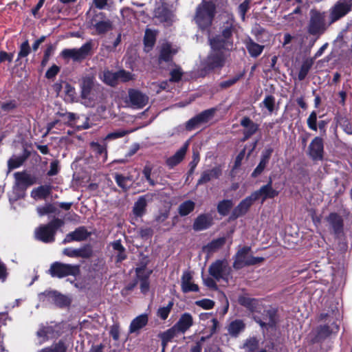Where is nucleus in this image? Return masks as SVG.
<instances>
[{"label":"nucleus","instance_id":"1","mask_svg":"<svg viewBox=\"0 0 352 352\" xmlns=\"http://www.w3.org/2000/svg\"><path fill=\"white\" fill-rule=\"evenodd\" d=\"M239 302L252 312L254 320L263 329H267L274 327L276 324L274 314L270 310H266L258 300L241 296L239 298Z\"/></svg>","mask_w":352,"mask_h":352},{"label":"nucleus","instance_id":"2","mask_svg":"<svg viewBox=\"0 0 352 352\" xmlns=\"http://www.w3.org/2000/svg\"><path fill=\"white\" fill-rule=\"evenodd\" d=\"M337 315L338 312L333 309L328 313H322L320 315V320L324 322V324H320L316 330L312 331L314 335V342H320L338 331L339 325L336 321Z\"/></svg>","mask_w":352,"mask_h":352},{"label":"nucleus","instance_id":"3","mask_svg":"<svg viewBox=\"0 0 352 352\" xmlns=\"http://www.w3.org/2000/svg\"><path fill=\"white\" fill-rule=\"evenodd\" d=\"M215 14V6L211 2L204 1L198 6L195 20L198 26L204 29L210 26Z\"/></svg>","mask_w":352,"mask_h":352},{"label":"nucleus","instance_id":"4","mask_svg":"<svg viewBox=\"0 0 352 352\" xmlns=\"http://www.w3.org/2000/svg\"><path fill=\"white\" fill-rule=\"evenodd\" d=\"M233 19L227 22V25L222 32L221 35L214 38H210V45L213 50H225L229 51L233 47V42L230 39L232 33Z\"/></svg>","mask_w":352,"mask_h":352},{"label":"nucleus","instance_id":"5","mask_svg":"<svg viewBox=\"0 0 352 352\" xmlns=\"http://www.w3.org/2000/svg\"><path fill=\"white\" fill-rule=\"evenodd\" d=\"M62 225L63 221L59 219H54L46 225H41L34 231L35 237L43 243H52L54 241L57 229Z\"/></svg>","mask_w":352,"mask_h":352},{"label":"nucleus","instance_id":"6","mask_svg":"<svg viewBox=\"0 0 352 352\" xmlns=\"http://www.w3.org/2000/svg\"><path fill=\"white\" fill-rule=\"evenodd\" d=\"M93 48L92 42L88 41L80 48L64 49L60 56L65 60L72 59L74 62H80L91 54Z\"/></svg>","mask_w":352,"mask_h":352},{"label":"nucleus","instance_id":"7","mask_svg":"<svg viewBox=\"0 0 352 352\" xmlns=\"http://www.w3.org/2000/svg\"><path fill=\"white\" fill-rule=\"evenodd\" d=\"M251 248L248 246H244L240 248L235 255L233 267L235 269H241L246 265H252L262 262L263 257H254L250 254Z\"/></svg>","mask_w":352,"mask_h":352},{"label":"nucleus","instance_id":"8","mask_svg":"<svg viewBox=\"0 0 352 352\" xmlns=\"http://www.w3.org/2000/svg\"><path fill=\"white\" fill-rule=\"evenodd\" d=\"M49 271L53 277L63 278L67 276H76L80 273V267L78 265L55 262L52 264Z\"/></svg>","mask_w":352,"mask_h":352},{"label":"nucleus","instance_id":"9","mask_svg":"<svg viewBox=\"0 0 352 352\" xmlns=\"http://www.w3.org/2000/svg\"><path fill=\"white\" fill-rule=\"evenodd\" d=\"M326 30L324 14L316 10L310 12L307 32L311 35H321Z\"/></svg>","mask_w":352,"mask_h":352},{"label":"nucleus","instance_id":"10","mask_svg":"<svg viewBox=\"0 0 352 352\" xmlns=\"http://www.w3.org/2000/svg\"><path fill=\"white\" fill-rule=\"evenodd\" d=\"M153 270L146 267V263H141L135 268L136 283L140 285V291L146 294L150 289L149 277Z\"/></svg>","mask_w":352,"mask_h":352},{"label":"nucleus","instance_id":"11","mask_svg":"<svg viewBox=\"0 0 352 352\" xmlns=\"http://www.w3.org/2000/svg\"><path fill=\"white\" fill-rule=\"evenodd\" d=\"M230 267L226 260H217L212 263L209 267L208 272L217 280L221 279L227 280L230 274Z\"/></svg>","mask_w":352,"mask_h":352},{"label":"nucleus","instance_id":"12","mask_svg":"<svg viewBox=\"0 0 352 352\" xmlns=\"http://www.w3.org/2000/svg\"><path fill=\"white\" fill-rule=\"evenodd\" d=\"M223 50H224L212 49L211 53L203 63L204 67L206 70H210L223 66L226 60V54Z\"/></svg>","mask_w":352,"mask_h":352},{"label":"nucleus","instance_id":"13","mask_svg":"<svg viewBox=\"0 0 352 352\" xmlns=\"http://www.w3.org/2000/svg\"><path fill=\"white\" fill-rule=\"evenodd\" d=\"M352 8V0H338L330 10L331 22H335L349 13Z\"/></svg>","mask_w":352,"mask_h":352},{"label":"nucleus","instance_id":"14","mask_svg":"<svg viewBox=\"0 0 352 352\" xmlns=\"http://www.w3.org/2000/svg\"><path fill=\"white\" fill-rule=\"evenodd\" d=\"M129 104L135 109H142L148 102V96L142 91L131 89L128 91Z\"/></svg>","mask_w":352,"mask_h":352},{"label":"nucleus","instance_id":"15","mask_svg":"<svg viewBox=\"0 0 352 352\" xmlns=\"http://www.w3.org/2000/svg\"><path fill=\"white\" fill-rule=\"evenodd\" d=\"M256 200L262 199L263 202L267 199H272L278 195V192L272 188V181L270 179L269 182L260 188L259 190L252 193Z\"/></svg>","mask_w":352,"mask_h":352},{"label":"nucleus","instance_id":"16","mask_svg":"<svg viewBox=\"0 0 352 352\" xmlns=\"http://www.w3.org/2000/svg\"><path fill=\"white\" fill-rule=\"evenodd\" d=\"M324 146L321 138L316 137L309 146V153L314 160H321L323 157Z\"/></svg>","mask_w":352,"mask_h":352},{"label":"nucleus","instance_id":"17","mask_svg":"<svg viewBox=\"0 0 352 352\" xmlns=\"http://www.w3.org/2000/svg\"><path fill=\"white\" fill-rule=\"evenodd\" d=\"M241 126H243V141H245L253 135L258 129V124L254 122L250 118L244 117L240 122Z\"/></svg>","mask_w":352,"mask_h":352},{"label":"nucleus","instance_id":"18","mask_svg":"<svg viewBox=\"0 0 352 352\" xmlns=\"http://www.w3.org/2000/svg\"><path fill=\"white\" fill-rule=\"evenodd\" d=\"M182 290L184 293L198 292L199 287L192 282V276L188 271L184 272L181 278Z\"/></svg>","mask_w":352,"mask_h":352},{"label":"nucleus","instance_id":"19","mask_svg":"<svg viewBox=\"0 0 352 352\" xmlns=\"http://www.w3.org/2000/svg\"><path fill=\"white\" fill-rule=\"evenodd\" d=\"M189 146V141L186 143L171 157L166 160V164L170 168H173L179 164L184 158Z\"/></svg>","mask_w":352,"mask_h":352},{"label":"nucleus","instance_id":"20","mask_svg":"<svg viewBox=\"0 0 352 352\" xmlns=\"http://www.w3.org/2000/svg\"><path fill=\"white\" fill-rule=\"evenodd\" d=\"M177 52L178 47L176 45L168 42L164 43L161 47L160 62L162 60L169 61Z\"/></svg>","mask_w":352,"mask_h":352},{"label":"nucleus","instance_id":"21","mask_svg":"<svg viewBox=\"0 0 352 352\" xmlns=\"http://www.w3.org/2000/svg\"><path fill=\"white\" fill-rule=\"evenodd\" d=\"M254 201H256V199L251 194V195L247 197L245 199L242 200L238 204V206L233 210L232 215L234 217H239L240 216L245 214Z\"/></svg>","mask_w":352,"mask_h":352},{"label":"nucleus","instance_id":"22","mask_svg":"<svg viewBox=\"0 0 352 352\" xmlns=\"http://www.w3.org/2000/svg\"><path fill=\"white\" fill-rule=\"evenodd\" d=\"M91 151L96 155L101 162L104 163L107 160V149L105 142L100 144L98 142H91L90 143Z\"/></svg>","mask_w":352,"mask_h":352},{"label":"nucleus","instance_id":"23","mask_svg":"<svg viewBox=\"0 0 352 352\" xmlns=\"http://www.w3.org/2000/svg\"><path fill=\"white\" fill-rule=\"evenodd\" d=\"M89 236V232L85 227H79L74 232L67 234L64 239V243H70L74 241H80L86 239Z\"/></svg>","mask_w":352,"mask_h":352},{"label":"nucleus","instance_id":"24","mask_svg":"<svg viewBox=\"0 0 352 352\" xmlns=\"http://www.w3.org/2000/svg\"><path fill=\"white\" fill-rule=\"evenodd\" d=\"M327 220L336 236H339L343 230L342 218L336 213H331Z\"/></svg>","mask_w":352,"mask_h":352},{"label":"nucleus","instance_id":"25","mask_svg":"<svg viewBox=\"0 0 352 352\" xmlns=\"http://www.w3.org/2000/svg\"><path fill=\"white\" fill-rule=\"evenodd\" d=\"M193 324L192 316L188 313L183 314L174 325L179 333H184Z\"/></svg>","mask_w":352,"mask_h":352},{"label":"nucleus","instance_id":"26","mask_svg":"<svg viewBox=\"0 0 352 352\" xmlns=\"http://www.w3.org/2000/svg\"><path fill=\"white\" fill-rule=\"evenodd\" d=\"M221 175V170L219 167H214L212 169L204 171L197 182L198 185L206 184L213 179H217Z\"/></svg>","mask_w":352,"mask_h":352},{"label":"nucleus","instance_id":"27","mask_svg":"<svg viewBox=\"0 0 352 352\" xmlns=\"http://www.w3.org/2000/svg\"><path fill=\"white\" fill-rule=\"evenodd\" d=\"M147 322L148 315L146 314H143L137 316L131 321L129 332L130 333L138 332L141 329L146 325Z\"/></svg>","mask_w":352,"mask_h":352},{"label":"nucleus","instance_id":"28","mask_svg":"<svg viewBox=\"0 0 352 352\" xmlns=\"http://www.w3.org/2000/svg\"><path fill=\"white\" fill-rule=\"evenodd\" d=\"M52 188L50 185L40 186L32 190L31 197L35 200L45 199L51 194Z\"/></svg>","mask_w":352,"mask_h":352},{"label":"nucleus","instance_id":"29","mask_svg":"<svg viewBox=\"0 0 352 352\" xmlns=\"http://www.w3.org/2000/svg\"><path fill=\"white\" fill-rule=\"evenodd\" d=\"M16 184L21 187H27L35 183V177L25 173H14Z\"/></svg>","mask_w":352,"mask_h":352},{"label":"nucleus","instance_id":"30","mask_svg":"<svg viewBox=\"0 0 352 352\" xmlns=\"http://www.w3.org/2000/svg\"><path fill=\"white\" fill-rule=\"evenodd\" d=\"M212 223L211 217L208 214L198 216L193 223V229L195 231H201L208 228Z\"/></svg>","mask_w":352,"mask_h":352},{"label":"nucleus","instance_id":"31","mask_svg":"<svg viewBox=\"0 0 352 352\" xmlns=\"http://www.w3.org/2000/svg\"><path fill=\"white\" fill-rule=\"evenodd\" d=\"M53 329L52 327L40 325L38 330L36 332L37 343L42 344L48 340L50 336L52 334Z\"/></svg>","mask_w":352,"mask_h":352},{"label":"nucleus","instance_id":"32","mask_svg":"<svg viewBox=\"0 0 352 352\" xmlns=\"http://www.w3.org/2000/svg\"><path fill=\"white\" fill-rule=\"evenodd\" d=\"M94 85L92 78L89 76L84 77L80 84L81 96L82 98H90V94Z\"/></svg>","mask_w":352,"mask_h":352},{"label":"nucleus","instance_id":"33","mask_svg":"<svg viewBox=\"0 0 352 352\" xmlns=\"http://www.w3.org/2000/svg\"><path fill=\"white\" fill-rule=\"evenodd\" d=\"M245 329V324L241 320H235L228 326V333L232 337H236Z\"/></svg>","mask_w":352,"mask_h":352},{"label":"nucleus","instance_id":"34","mask_svg":"<svg viewBox=\"0 0 352 352\" xmlns=\"http://www.w3.org/2000/svg\"><path fill=\"white\" fill-rule=\"evenodd\" d=\"M100 78L108 85L113 87L118 85L117 72L104 70L100 74Z\"/></svg>","mask_w":352,"mask_h":352},{"label":"nucleus","instance_id":"35","mask_svg":"<svg viewBox=\"0 0 352 352\" xmlns=\"http://www.w3.org/2000/svg\"><path fill=\"white\" fill-rule=\"evenodd\" d=\"M246 48L252 57L258 56L263 52L264 46L261 45L255 42H254L252 39H249L245 44Z\"/></svg>","mask_w":352,"mask_h":352},{"label":"nucleus","instance_id":"36","mask_svg":"<svg viewBox=\"0 0 352 352\" xmlns=\"http://www.w3.org/2000/svg\"><path fill=\"white\" fill-rule=\"evenodd\" d=\"M177 333H179V332L173 326L172 328L168 329L160 335L162 344V352H164L166 344L177 335Z\"/></svg>","mask_w":352,"mask_h":352},{"label":"nucleus","instance_id":"37","mask_svg":"<svg viewBox=\"0 0 352 352\" xmlns=\"http://www.w3.org/2000/svg\"><path fill=\"white\" fill-rule=\"evenodd\" d=\"M155 33L154 31L147 29L145 32L144 43L145 50L148 52L154 45L155 42Z\"/></svg>","mask_w":352,"mask_h":352},{"label":"nucleus","instance_id":"38","mask_svg":"<svg viewBox=\"0 0 352 352\" xmlns=\"http://www.w3.org/2000/svg\"><path fill=\"white\" fill-rule=\"evenodd\" d=\"M115 180L120 188L126 190L132 183V178L129 176H123L120 174L115 175Z\"/></svg>","mask_w":352,"mask_h":352},{"label":"nucleus","instance_id":"39","mask_svg":"<svg viewBox=\"0 0 352 352\" xmlns=\"http://www.w3.org/2000/svg\"><path fill=\"white\" fill-rule=\"evenodd\" d=\"M146 206V200L144 197H140L135 203L133 207L134 214L137 217H142L145 212Z\"/></svg>","mask_w":352,"mask_h":352},{"label":"nucleus","instance_id":"40","mask_svg":"<svg viewBox=\"0 0 352 352\" xmlns=\"http://www.w3.org/2000/svg\"><path fill=\"white\" fill-rule=\"evenodd\" d=\"M194 201L188 200L181 204L178 208V212L181 216H186L190 214L195 208Z\"/></svg>","mask_w":352,"mask_h":352},{"label":"nucleus","instance_id":"41","mask_svg":"<svg viewBox=\"0 0 352 352\" xmlns=\"http://www.w3.org/2000/svg\"><path fill=\"white\" fill-rule=\"evenodd\" d=\"M132 131L124 130V129H118L114 131H112L108 133L103 139L104 142L115 140L117 139H120L125 136L126 135L131 133Z\"/></svg>","mask_w":352,"mask_h":352},{"label":"nucleus","instance_id":"42","mask_svg":"<svg viewBox=\"0 0 352 352\" xmlns=\"http://www.w3.org/2000/svg\"><path fill=\"white\" fill-rule=\"evenodd\" d=\"M225 243L226 239L224 237H221L211 241L206 246H205V249L208 252H213L221 248L225 244Z\"/></svg>","mask_w":352,"mask_h":352},{"label":"nucleus","instance_id":"43","mask_svg":"<svg viewBox=\"0 0 352 352\" xmlns=\"http://www.w3.org/2000/svg\"><path fill=\"white\" fill-rule=\"evenodd\" d=\"M313 59H307L305 61H303L298 76V79L300 80H302L305 78L306 76L307 75L309 69H311L313 65Z\"/></svg>","mask_w":352,"mask_h":352},{"label":"nucleus","instance_id":"44","mask_svg":"<svg viewBox=\"0 0 352 352\" xmlns=\"http://www.w3.org/2000/svg\"><path fill=\"white\" fill-rule=\"evenodd\" d=\"M232 206V201L228 199L223 200L217 206L218 212L223 216H226L228 214Z\"/></svg>","mask_w":352,"mask_h":352},{"label":"nucleus","instance_id":"45","mask_svg":"<svg viewBox=\"0 0 352 352\" xmlns=\"http://www.w3.org/2000/svg\"><path fill=\"white\" fill-rule=\"evenodd\" d=\"M98 34H104L111 29L112 24L109 20L101 21L94 25Z\"/></svg>","mask_w":352,"mask_h":352},{"label":"nucleus","instance_id":"46","mask_svg":"<svg viewBox=\"0 0 352 352\" xmlns=\"http://www.w3.org/2000/svg\"><path fill=\"white\" fill-rule=\"evenodd\" d=\"M214 109H210L202 111L196 116L201 125L208 122L210 119H212V118L214 116Z\"/></svg>","mask_w":352,"mask_h":352},{"label":"nucleus","instance_id":"47","mask_svg":"<svg viewBox=\"0 0 352 352\" xmlns=\"http://www.w3.org/2000/svg\"><path fill=\"white\" fill-rule=\"evenodd\" d=\"M24 155H14L8 162L9 169H14L19 168L23 164L25 160Z\"/></svg>","mask_w":352,"mask_h":352},{"label":"nucleus","instance_id":"48","mask_svg":"<svg viewBox=\"0 0 352 352\" xmlns=\"http://www.w3.org/2000/svg\"><path fill=\"white\" fill-rule=\"evenodd\" d=\"M66 346L63 342L59 341L58 343L52 345L50 347L44 348L38 352H65Z\"/></svg>","mask_w":352,"mask_h":352},{"label":"nucleus","instance_id":"49","mask_svg":"<svg viewBox=\"0 0 352 352\" xmlns=\"http://www.w3.org/2000/svg\"><path fill=\"white\" fill-rule=\"evenodd\" d=\"M118 83L119 82H126L130 80H134L135 75L132 73L121 69L117 72Z\"/></svg>","mask_w":352,"mask_h":352},{"label":"nucleus","instance_id":"50","mask_svg":"<svg viewBox=\"0 0 352 352\" xmlns=\"http://www.w3.org/2000/svg\"><path fill=\"white\" fill-rule=\"evenodd\" d=\"M112 247L114 250L118 252L117 261H122L126 257L124 254V248L121 244L120 241H116L112 243Z\"/></svg>","mask_w":352,"mask_h":352},{"label":"nucleus","instance_id":"51","mask_svg":"<svg viewBox=\"0 0 352 352\" xmlns=\"http://www.w3.org/2000/svg\"><path fill=\"white\" fill-rule=\"evenodd\" d=\"M36 210L39 216H44L54 213L56 210V208L52 204H46L44 206L37 207Z\"/></svg>","mask_w":352,"mask_h":352},{"label":"nucleus","instance_id":"52","mask_svg":"<svg viewBox=\"0 0 352 352\" xmlns=\"http://www.w3.org/2000/svg\"><path fill=\"white\" fill-rule=\"evenodd\" d=\"M262 105L267 109L270 113H272L274 111L275 105L274 97L272 96H267L261 104V107H262Z\"/></svg>","mask_w":352,"mask_h":352},{"label":"nucleus","instance_id":"53","mask_svg":"<svg viewBox=\"0 0 352 352\" xmlns=\"http://www.w3.org/2000/svg\"><path fill=\"white\" fill-rule=\"evenodd\" d=\"M173 305V302H170L166 307H160L157 311L158 316L162 320H166L170 312Z\"/></svg>","mask_w":352,"mask_h":352},{"label":"nucleus","instance_id":"54","mask_svg":"<svg viewBox=\"0 0 352 352\" xmlns=\"http://www.w3.org/2000/svg\"><path fill=\"white\" fill-rule=\"evenodd\" d=\"M317 113L316 111H312L309 116L307 122L309 128L313 131H317Z\"/></svg>","mask_w":352,"mask_h":352},{"label":"nucleus","instance_id":"55","mask_svg":"<svg viewBox=\"0 0 352 352\" xmlns=\"http://www.w3.org/2000/svg\"><path fill=\"white\" fill-rule=\"evenodd\" d=\"M30 52V47L28 41L23 42L20 47L17 60L23 57H26Z\"/></svg>","mask_w":352,"mask_h":352},{"label":"nucleus","instance_id":"56","mask_svg":"<svg viewBox=\"0 0 352 352\" xmlns=\"http://www.w3.org/2000/svg\"><path fill=\"white\" fill-rule=\"evenodd\" d=\"M92 253V249L89 245H86L78 249V257L87 258L91 256Z\"/></svg>","mask_w":352,"mask_h":352},{"label":"nucleus","instance_id":"57","mask_svg":"<svg viewBox=\"0 0 352 352\" xmlns=\"http://www.w3.org/2000/svg\"><path fill=\"white\" fill-rule=\"evenodd\" d=\"M195 305H197L199 307H201V308L204 309H212L214 302L212 300L204 298L200 300H197L195 302Z\"/></svg>","mask_w":352,"mask_h":352},{"label":"nucleus","instance_id":"58","mask_svg":"<svg viewBox=\"0 0 352 352\" xmlns=\"http://www.w3.org/2000/svg\"><path fill=\"white\" fill-rule=\"evenodd\" d=\"M258 347V341L256 338H250L244 344L243 348L250 352L255 351Z\"/></svg>","mask_w":352,"mask_h":352},{"label":"nucleus","instance_id":"59","mask_svg":"<svg viewBox=\"0 0 352 352\" xmlns=\"http://www.w3.org/2000/svg\"><path fill=\"white\" fill-rule=\"evenodd\" d=\"M250 8V0H245L239 6V13L243 21L245 19V14Z\"/></svg>","mask_w":352,"mask_h":352},{"label":"nucleus","instance_id":"60","mask_svg":"<svg viewBox=\"0 0 352 352\" xmlns=\"http://www.w3.org/2000/svg\"><path fill=\"white\" fill-rule=\"evenodd\" d=\"M267 163V162L261 159L259 164L252 172V177H256L258 175H259L263 171Z\"/></svg>","mask_w":352,"mask_h":352},{"label":"nucleus","instance_id":"61","mask_svg":"<svg viewBox=\"0 0 352 352\" xmlns=\"http://www.w3.org/2000/svg\"><path fill=\"white\" fill-rule=\"evenodd\" d=\"M201 126L197 116H195L190 119L186 124V128L188 131H192L197 127Z\"/></svg>","mask_w":352,"mask_h":352},{"label":"nucleus","instance_id":"62","mask_svg":"<svg viewBox=\"0 0 352 352\" xmlns=\"http://www.w3.org/2000/svg\"><path fill=\"white\" fill-rule=\"evenodd\" d=\"M59 71H60V67L56 65H53L46 72L45 77L48 79H52L58 74Z\"/></svg>","mask_w":352,"mask_h":352},{"label":"nucleus","instance_id":"63","mask_svg":"<svg viewBox=\"0 0 352 352\" xmlns=\"http://www.w3.org/2000/svg\"><path fill=\"white\" fill-rule=\"evenodd\" d=\"M143 175L146 178V181L151 186H155L156 182L151 177V168L148 166H146L143 170Z\"/></svg>","mask_w":352,"mask_h":352},{"label":"nucleus","instance_id":"64","mask_svg":"<svg viewBox=\"0 0 352 352\" xmlns=\"http://www.w3.org/2000/svg\"><path fill=\"white\" fill-rule=\"evenodd\" d=\"M182 76V72L180 68H175L170 72V79L171 82H178Z\"/></svg>","mask_w":352,"mask_h":352}]
</instances>
